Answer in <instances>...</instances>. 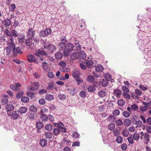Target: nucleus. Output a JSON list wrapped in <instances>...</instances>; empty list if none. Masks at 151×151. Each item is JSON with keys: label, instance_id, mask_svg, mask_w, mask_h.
<instances>
[{"label": "nucleus", "instance_id": "nucleus-1", "mask_svg": "<svg viewBox=\"0 0 151 151\" xmlns=\"http://www.w3.org/2000/svg\"><path fill=\"white\" fill-rule=\"evenodd\" d=\"M74 48V45L70 43H67L65 50L64 51V56H67L69 52L72 51Z\"/></svg>", "mask_w": 151, "mask_h": 151}, {"label": "nucleus", "instance_id": "nucleus-2", "mask_svg": "<svg viewBox=\"0 0 151 151\" xmlns=\"http://www.w3.org/2000/svg\"><path fill=\"white\" fill-rule=\"evenodd\" d=\"M52 32L50 28H49L44 30H41L39 33V36L41 37H44L47 35H50Z\"/></svg>", "mask_w": 151, "mask_h": 151}, {"label": "nucleus", "instance_id": "nucleus-3", "mask_svg": "<svg viewBox=\"0 0 151 151\" xmlns=\"http://www.w3.org/2000/svg\"><path fill=\"white\" fill-rule=\"evenodd\" d=\"M25 43L27 46H29L30 48H34L35 45V41L31 38H29L26 39L25 40Z\"/></svg>", "mask_w": 151, "mask_h": 151}, {"label": "nucleus", "instance_id": "nucleus-4", "mask_svg": "<svg viewBox=\"0 0 151 151\" xmlns=\"http://www.w3.org/2000/svg\"><path fill=\"white\" fill-rule=\"evenodd\" d=\"M27 58L28 61L29 63L33 62L35 64H39V62L38 60L33 55H28L27 56Z\"/></svg>", "mask_w": 151, "mask_h": 151}, {"label": "nucleus", "instance_id": "nucleus-5", "mask_svg": "<svg viewBox=\"0 0 151 151\" xmlns=\"http://www.w3.org/2000/svg\"><path fill=\"white\" fill-rule=\"evenodd\" d=\"M61 40V42L59 44V49L60 50H65L66 47L65 43H67L68 41L65 39H63Z\"/></svg>", "mask_w": 151, "mask_h": 151}, {"label": "nucleus", "instance_id": "nucleus-6", "mask_svg": "<svg viewBox=\"0 0 151 151\" xmlns=\"http://www.w3.org/2000/svg\"><path fill=\"white\" fill-rule=\"evenodd\" d=\"M8 115L11 116V118L13 119H17L19 118V115L18 112L16 111H13L12 112L8 113Z\"/></svg>", "mask_w": 151, "mask_h": 151}, {"label": "nucleus", "instance_id": "nucleus-7", "mask_svg": "<svg viewBox=\"0 0 151 151\" xmlns=\"http://www.w3.org/2000/svg\"><path fill=\"white\" fill-rule=\"evenodd\" d=\"M10 36V38L8 42L9 44L12 47H13V51L14 53V55H16V53H15V45L14 43V38L11 35Z\"/></svg>", "mask_w": 151, "mask_h": 151}, {"label": "nucleus", "instance_id": "nucleus-8", "mask_svg": "<svg viewBox=\"0 0 151 151\" xmlns=\"http://www.w3.org/2000/svg\"><path fill=\"white\" fill-rule=\"evenodd\" d=\"M15 86L14 85H12L10 86L11 89L15 91H18L20 90V88L19 87H20L21 86V84L18 83H15Z\"/></svg>", "mask_w": 151, "mask_h": 151}, {"label": "nucleus", "instance_id": "nucleus-9", "mask_svg": "<svg viewBox=\"0 0 151 151\" xmlns=\"http://www.w3.org/2000/svg\"><path fill=\"white\" fill-rule=\"evenodd\" d=\"M80 74V72L79 70L74 69L72 71V76L74 78H77L79 76Z\"/></svg>", "mask_w": 151, "mask_h": 151}, {"label": "nucleus", "instance_id": "nucleus-10", "mask_svg": "<svg viewBox=\"0 0 151 151\" xmlns=\"http://www.w3.org/2000/svg\"><path fill=\"white\" fill-rule=\"evenodd\" d=\"M44 135L45 136V138L50 140V139H52L54 137L53 134L50 132H46L44 134Z\"/></svg>", "mask_w": 151, "mask_h": 151}, {"label": "nucleus", "instance_id": "nucleus-11", "mask_svg": "<svg viewBox=\"0 0 151 151\" xmlns=\"http://www.w3.org/2000/svg\"><path fill=\"white\" fill-rule=\"evenodd\" d=\"M78 57L79 58L84 59L86 58V55L84 51H81L78 53Z\"/></svg>", "mask_w": 151, "mask_h": 151}, {"label": "nucleus", "instance_id": "nucleus-12", "mask_svg": "<svg viewBox=\"0 0 151 151\" xmlns=\"http://www.w3.org/2000/svg\"><path fill=\"white\" fill-rule=\"evenodd\" d=\"M35 31L33 28H31L28 30L27 35L29 37L32 38L35 35Z\"/></svg>", "mask_w": 151, "mask_h": 151}, {"label": "nucleus", "instance_id": "nucleus-13", "mask_svg": "<svg viewBox=\"0 0 151 151\" xmlns=\"http://www.w3.org/2000/svg\"><path fill=\"white\" fill-rule=\"evenodd\" d=\"M47 48L49 52L51 53L55 50L56 47L55 45L50 44L48 45Z\"/></svg>", "mask_w": 151, "mask_h": 151}, {"label": "nucleus", "instance_id": "nucleus-14", "mask_svg": "<svg viewBox=\"0 0 151 151\" xmlns=\"http://www.w3.org/2000/svg\"><path fill=\"white\" fill-rule=\"evenodd\" d=\"M35 53L38 56L43 55H47V53L45 51L39 49L36 50V52Z\"/></svg>", "mask_w": 151, "mask_h": 151}, {"label": "nucleus", "instance_id": "nucleus-15", "mask_svg": "<svg viewBox=\"0 0 151 151\" xmlns=\"http://www.w3.org/2000/svg\"><path fill=\"white\" fill-rule=\"evenodd\" d=\"M14 106L12 104H7L5 108L7 112V114L8 112H10V111L13 110L14 109Z\"/></svg>", "mask_w": 151, "mask_h": 151}, {"label": "nucleus", "instance_id": "nucleus-16", "mask_svg": "<svg viewBox=\"0 0 151 151\" xmlns=\"http://www.w3.org/2000/svg\"><path fill=\"white\" fill-rule=\"evenodd\" d=\"M55 83L53 82H50L48 84L47 87V90H53L54 89H56V88L54 86Z\"/></svg>", "mask_w": 151, "mask_h": 151}, {"label": "nucleus", "instance_id": "nucleus-17", "mask_svg": "<svg viewBox=\"0 0 151 151\" xmlns=\"http://www.w3.org/2000/svg\"><path fill=\"white\" fill-rule=\"evenodd\" d=\"M108 81L106 78L103 79L100 82V84L104 87H106L108 85Z\"/></svg>", "mask_w": 151, "mask_h": 151}, {"label": "nucleus", "instance_id": "nucleus-18", "mask_svg": "<svg viewBox=\"0 0 151 151\" xmlns=\"http://www.w3.org/2000/svg\"><path fill=\"white\" fill-rule=\"evenodd\" d=\"M3 97L1 99V103L3 104L7 103L8 101V96L7 95H4L2 96Z\"/></svg>", "mask_w": 151, "mask_h": 151}, {"label": "nucleus", "instance_id": "nucleus-19", "mask_svg": "<svg viewBox=\"0 0 151 151\" xmlns=\"http://www.w3.org/2000/svg\"><path fill=\"white\" fill-rule=\"evenodd\" d=\"M36 114L35 113H32V112H29L27 114V117L29 118L32 119H35L36 115Z\"/></svg>", "mask_w": 151, "mask_h": 151}, {"label": "nucleus", "instance_id": "nucleus-20", "mask_svg": "<svg viewBox=\"0 0 151 151\" xmlns=\"http://www.w3.org/2000/svg\"><path fill=\"white\" fill-rule=\"evenodd\" d=\"M114 93L116 97H119L120 95H122V92L120 89H117L114 91Z\"/></svg>", "mask_w": 151, "mask_h": 151}, {"label": "nucleus", "instance_id": "nucleus-21", "mask_svg": "<svg viewBox=\"0 0 151 151\" xmlns=\"http://www.w3.org/2000/svg\"><path fill=\"white\" fill-rule=\"evenodd\" d=\"M27 108L24 106H22L20 107L19 110V112L21 114H24L27 112Z\"/></svg>", "mask_w": 151, "mask_h": 151}, {"label": "nucleus", "instance_id": "nucleus-22", "mask_svg": "<svg viewBox=\"0 0 151 151\" xmlns=\"http://www.w3.org/2000/svg\"><path fill=\"white\" fill-rule=\"evenodd\" d=\"M42 68L44 70H49L48 65L47 63L43 62L42 64Z\"/></svg>", "mask_w": 151, "mask_h": 151}, {"label": "nucleus", "instance_id": "nucleus-23", "mask_svg": "<svg viewBox=\"0 0 151 151\" xmlns=\"http://www.w3.org/2000/svg\"><path fill=\"white\" fill-rule=\"evenodd\" d=\"M15 53H16V55H14V53L13 52V55L14 56H16L17 55V53L21 54L22 53V51L21 48L19 47H16V49H15Z\"/></svg>", "mask_w": 151, "mask_h": 151}, {"label": "nucleus", "instance_id": "nucleus-24", "mask_svg": "<svg viewBox=\"0 0 151 151\" xmlns=\"http://www.w3.org/2000/svg\"><path fill=\"white\" fill-rule=\"evenodd\" d=\"M86 66L88 68H91L93 65V61L90 60H86Z\"/></svg>", "mask_w": 151, "mask_h": 151}, {"label": "nucleus", "instance_id": "nucleus-25", "mask_svg": "<svg viewBox=\"0 0 151 151\" xmlns=\"http://www.w3.org/2000/svg\"><path fill=\"white\" fill-rule=\"evenodd\" d=\"M87 90L89 92H93L95 91L96 89L94 86H90L88 87Z\"/></svg>", "mask_w": 151, "mask_h": 151}, {"label": "nucleus", "instance_id": "nucleus-26", "mask_svg": "<svg viewBox=\"0 0 151 151\" xmlns=\"http://www.w3.org/2000/svg\"><path fill=\"white\" fill-rule=\"evenodd\" d=\"M71 58L73 60H76L78 58V54L76 52H73L71 56Z\"/></svg>", "mask_w": 151, "mask_h": 151}, {"label": "nucleus", "instance_id": "nucleus-27", "mask_svg": "<svg viewBox=\"0 0 151 151\" xmlns=\"http://www.w3.org/2000/svg\"><path fill=\"white\" fill-rule=\"evenodd\" d=\"M40 118L42 122H46L48 120V116H47L45 114H42L41 115Z\"/></svg>", "mask_w": 151, "mask_h": 151}, {"label": "nucleus", "instance_id": "nucleus-28", "mask_svg": "<svg viewBox=\"0 0 151 151\" xmlns=\"http://www.w3.org/2000/svg\"><path fill=\"white\" fill-rule=\"evenodd\" d=\"M47 144V141L45 139H42L40 140V144L42 147H45Z\"/></svg>", "mask_w": 151, "mask_h": 151}, {"label": "nucleus", "instance_id": "nucleus-29", "mask_svg": "<svg viewBox=\"0 0 151 151\" xmlns=\"http://www.w3.org/2000/svg\"><path fill=\"white\" fill-rule=\"evenodd\" d=\"M29 109L31 111L34 112L35 113L37 111V108L34 105L30 106Z\"/></svg>", "mask_w": 151, "mask_h": 151}, {"label": "nucleus", "instance_id": "nucleus-30", "mask_svg": "<svg viewBox=\"0 0 151 151\" xmlns=\"http://www.w3.org/2000/svg\"><path fill=\"white\" fill-rule=\"evenodd\" d=\"M63 55L60 52H58L55 54V56L56 58L58 59H60L63 57Z\"/></svg>", "mask_w": 151, "mask_h": 151}, {"label": "nucleus", "instance_id": "nucleus-31", "mask_svg": "<svg viewBox=\"0 0 151 151\" xmlns=\"http://www.w3.org/2000/svg\"><path fill=\"white\" fill-rule=\"evenodd\" d=\"M4 25L5 26L6 28L7 26H9L11 23V20L7 18L6 19L4 20Z\"/></svg>", "mask_w": 151, "mask_h": 151}, {"label": "nucleus", "instance_id": "nucleus-32", "mask_svg": "<svg viewBox=\"0 0 151 151\" xmlns=\"http://www.w3.org/2000/svg\"><path fill=\"white\" fill-rule=\"evenodd\" d=\"M95 69L97 71L101 72L103 71L104 68L102 65H99L96 67Z\"/></svg>", "mask_w": 151, "mask_h": 151}, {"label": "nucleus", "instance_id": "nucleus-33", "mask_svg": "<svg viewBox=\"0 0 151 151\" xmlns=\"http://www.w3.org/2000/svg\"><path fill=\"white\" fill-rule=\"evenodd\" d=\"M106 93L105 91H100L98 92V95L100 97L103 98L106 95Z\"/></svg>", "mask_w": 151, "mask_h": 151}, {"label": "nucleus", "instance_id": "nucleus-34", "mask_svg": "<svg viewBox=\"0 0 151 151\" xmlns=\"http://www.w3.org/2000/svg\"><path fill=\"white\" fill-rule=\"evenodd\" d=\"M54 97L53 96L50 94H47L45 97V99L49 101H51L53 99Z\"/></svg>", "mask_w": 151, "mask_h": 151}, {"label": "nucleus", "instance_id": "nucleus-35", "mask_svg": "<svg viewBox=\"0 0 151 151\" xmlns=\"http://www.w3.org/2000/svg\"><path fill=\"white\" fill-rule=\"evenodd\" d=\"M27 96L30 99L35 97V94L33 92L31 91H28L26 93Z\"/></svg>", "mask_w": 151, "mask_h": 151}, {"label": "nucleus", "instance_id": "nucleus-36", "mask_svg": "<svg viewBox=\"0 0 151 151\" xmlns=\"http://www.w3.org/2000/svg\"><path fill=\"white\" fill-rule=\"evenodd\" d=\"M21 101L23 102L27 103L29 101V98L26 96H24L21 98Z\"/></svg>", "mask_w": 151, "mask_h": 151}, {"label": "nucleus", "instance_id": "nucleus-37", "mask_svg": "<svg viewBox=\"0 0 151 151\" xmlns=\"http://www.w3.org/2000/svg\"><path fill=\"white\" fill-rule=\"evenodd\" d=\"M124 123L126 126H128L131 124V121L129 119H126L124 121Z\"/></svg>", "mask_w": 151, "mask_h": 151}, {"label": "nucleus", "instance_id": "nucleus-38", "mask_svg": "<svg viewBox=\"0 0 151 151\" xmlns=\"http://www.w3.org/2000/svg\"><path fill=\"white\" fill-rule=\"evenodd\" d=\"M53 128L51 124H47L45 126V129L47 131H50Z\"/></svg>", "mask_w": 151, "mask_h": 151}, {"label": "nucleus", "instance_id": "nucleus-39", "mask_svg": "<svg viewBox=\"0 0 151 151\" xmlns=\"http://www.w3.org/2000/svg\"><path fill=\"white\" fill-rule=\"evenodd\" d=\"M36 126L38 129H41L43 126V123L40 122H38L36 124Z\"/></svg>", "mask_w": 151, "mask_h": 151}, {"label": "nucleus", "instance_id": "nucleus-40", "mask_svg": "<svg viewBox=\"0 0 151 151\" xmlns=\"http://www.w3.org/2000/svg\"><path fill=\"white\" fill-rule=\"evenodd\" d=\"M150 135L147 132L145 133V136L144 137V139L147 142L150 140Z\"/></svg>", "mask_w": 151, "mask_h": 151}, {"label": "nucleus", "instance_id": "nucleus-41", "mask_svg": "<svg viewBox=\"0 0 151 151\" xmlns=\"http://www.w3.org/2000/svg\"><path fill=\"white\" fill-rule=\"evenodd\" d=\"M86 80L89 82H92L94 81V78L92 76H89L87 78Z\"/></svg>", "mask_w": 151, "mask_h": 151}, {"label": "nucleus", "instance_id": "nucleus-42", "mask_svg": "<svg viewBox=\"0 0 151 151\" xmlns=\"http://www.w3.org/2000/svg\"><path fill=\"white\" fill-rule=\"evenodd\" d=\"M125 103L124 101L122 99H119L117 101L118 104L120 106H123L125 104Z\"/></svg>", "mask_w": 151, "mask_h": 151}, {"label": "nucleus", "instance_id": "nucleus-43", "mask_svg": "<svg viewBox=\"0 0 151 151\" xmlns=\"http://www.w3.org/2000/svg\"><path fill=\"white\" fill-rule=\"evenodd\" d=\"M148 109V108L145 106H141L139 107L140 110L142 112L145 111Z\"/></svg>", "mask_w": 151, "mask_h": 151}, {"label": "nucleus", "instance_id": "nucleus-44", "mask_svg": "<svg viewBox=\"0 0 151 151\" xmlns=\"http://www.w3.org/2000/svg\"><path fill=\"white\" fill-rule=\"evenodd\" d=\"M25 39L24 36H22V37L21 38H19L18 40V42L19 44L21 45L24 42Z\"/></svg>", "mask_w": 151, "mask_h": 151}, {"label": "nucleus", "instance_id": "nucleus-45", "mask_svg": "<svg viewBox=\"0 0 151 151\" xmlns=\"http://www.w3.org/2000/svg\"><path fill=\"white\" fill-rule=\"evenodd\" d=\"M133 138L134 140H137L139 138V136L138 133H134L133 135Z\"/></svg>", "mask_w": 151, "mask_h": 151}, {"label": "nucleus", "instance_id": "nucleus-46", "mask_svg": "<svg viewBox=\"0 0 151 151\" xmlns=\"http://www.w3.org/2000/svg\"><path fill=\"white\" fill-rule=\"evenodd\" d=\"M12 34L13 36L15 37H17L19 36V34L14 29L12 30Z\"/></svg>", "mask_w": 151, "mask_h": 151}, {"label": "nucleus", "instance_id": "nucleus-47", "mask_svg": "<svg viewBox=\"0 0 151 151\" xmlns=\"http://www.w3.org/2000/svg\"><path fill=\"white\" fill-rule=\"evenodd\" d=\"M66 96L65 95L60 94L58 96V99L61 100H65L66 98Z\"/></svg>", "mask_w": 151, "mask_h": 151}, {"label": "nucleus", "instance_id": "nucleus-48", "mask_svg": "<svg viewBox=\"0 0 151 151\" xmlns=\"http://www.w3.org/2000/svg\"><path fill=\"white\" fill-rule=\"evenodd\" d=\"M75 80L77 81V84L79 85L80 84V83H83V81L79 76L77 78H75Z\"/></svg>", "mask_w": 151, "mask_h": 151}, {"label": "nucleus", "instance_id": "nucleus-49", "mask_svg": "<svg viewBox=\"0 0 151 151\" xmlns=\"http://www.w3.org/2000/svg\"><path fill=\"white\" fill-rule=\"evenodd\" d=\"M123 140L122 137L120 136L117 137L116 139V142L118 143H121L122 142Z\"/></svg>", "mask_w": 151, "mask_h": 151}, {"label": "nucleus", "instance_id": "nucleus-50", "mask_svg": "<svg viewBox=\"0 0 151 151\" xmlns=\"http://www.w3.org/2000/svg\"><path fill=\"white\" fill-rule=\"evenodd\" d=\"M116 124V125L118 126H121L123 125V122L120 119H119L117 120L115 122Z\"/></svg>", "mask_w": 151, "mask_h": 151}, {"label": "nucleus", "instance_id": "nucleus-51", "mask_svg": "<svg viewBox=\"0 0 151 151\" xmlns=\"http://www.w3.org/2000/svg\"><path fill=\"white\" fill-rule=\"evenodd\" d=\"M122 134L125 137H127L129 134V132L127 129L125 128L122 131Z\"/></svg>", "mask_w": 151, "mask_h": 151}, {"label": "nucleus", "instance_id": "nucleus-52", "mask_svg": "<svg viewBox=\"0 0 151 151\" xmlns=\"http://www.w3.org/2000/svg\"><path fill=\"white\" fill-rule=\"evenodd\" d=\"M55 126H56V125H57V127L59 129L62 128L64 127V125L61 122H59L58 123H55Z\"/></svg>", "mask_w": 151, "mask_h": 151}, {"label": "nucleus", "instance_id": "nucleus-53", "mask_svg": "<svg viewBox=\"0 0 151 151\" xmlns=\"http://www.w3.org/2000/svg\"><path fill=\"white\" fill-rule=\"evenodd\" d=\"M60 132V130L59 128H55L53 130V133L55 135H57Z\"/></svg>", "mask_w": 151, "mask_h": 151}, {"label": "nucleus", "instance_id": "nucleus-54", "mask_svg": "<svg viewBox=\"0 0 151 151\" xmlns=\"http://www.w3.org/2000/svg\"><path fill=\"white\" fill-rule=\"evenodd\" d=\"M128 92H124L123 93V96L125 98L127 99H130V95L128 93Z\"/></svg>", "mask_w": 151, "mask_h": 151}, {"label": "nucleus", "instance_id": "nucleus-55", "mask_svg": "<svg viewBox=\"0 0 151 151\" xmlns=\"http://www.w3.org/2000/svg\"><path fill=\"white\" fill-rule=\"evenodd\" d=\"M131 108L132 110L136 111L138 109V107L137 105L135 104H132L131 106Z\"/></svg>", "mask_w": 151, "mask_h": 151}, {"label": "nucleus", "instance_id": "nucleus-56", "mask_svg": "<svg viewBox=\"0 0 151 151\" xmlns=\"http://www.w3.org/2000/svg\"><path fill=\"white\" fill-rule=\"evenodd\" d=\"M7 53L6 55H9L11 52L12 49L11 46H7L6 49Z\"/></svg>", "mask_w": 151, "mask_h": 151}, {"label": "nucleus", "instance_id": "nucleus-57", "mask_svg": "<svg viewBox=\"0 0 151 151\" xmlns=\"http://www.w3.org/2000/svg\"><path fill=\"white\" fill-rule=\"evenodd\" d=\"M112 113L115 116H117L120 114L119 111L118 109H116L114 110Z\"/></svg>", "mask_w": 151, "mask_h": 151}, {"label": "nucleus", "instance_id": "nucleus-58", "mask_svg": "<svg viewBox=\"0 0 151 151\" xmlns=\"http://www.w3.org/2000/svg\"><path fill=\"white\" fill-rule=\"evenodd\" d=\"M108 128L109 130H112L114 129L115 128V125L114 124H111L109 125Z\"/></svg>", "mask_w": 151, "mask_h": 151}, {"label": "nucleus", "instance_id": "nucleus-59", "mask_svg": "<svg viewBox=\"0 0 151 151\" xmlns=\"http://www.w3.org/2000/svg\"><path fill=\"white\" fill-rule=\"evenodd\" d=\"M122 89L124 92H129L128 88L126 86H123L122 87Z\"/></svg>", "mask_w": 151, "mask_h": 151}, {"label": "nucleus", "instance_id": "nucleus-60", "mask_svg": "<svg viewBox=\"0 0 151 151\" xmlns=\"http://www.w3.org/2000/svg\"><path fill=\"white\" fill-rule=\"evenodd\" d=\"M123 115L125 117H128L130 116L129 113L126 111H124L123 113Z\"/></svg>", "mask_w": 151, "mask_h": 151}, {"label": "nucleus", "instance_id": "nucleus-61", "mask_svg": "<svg viewBox=\"0 0 151 151\" xmlns=\"http://www.w3.org/2000/svg\"><path fill=\"white\" fill-rule=\"evenodd\" d=\"M48 120H49L51 122H54L55 118L52 115H48Z\"/></svg>", "mask_w": 151, "mask_h": 151}, {"label": "nucleus", "instance_id": "nucleus-62", "mask_svg": "<svg viewBox=\"0 0 151 151\" xmlns=\"http://www.w3.org/2000/svg\"><path fill=\"white\" fill-rule=\"evenodd\" d=\"M24 94L23 91H21L18 93L16 95V97L17 98H20Z\"/></svg>", "mask_w": 151, "mask_h": 151}, {"label": "nucleus", "instance_id": "nucleus-63", "mask_svg": "<svg viewBox=\"0 0 151 151\" xmlns=\"http://www.w3.org/2000/svg\"><path fill=\"white\" fill-rule=\"evenodd\" d=\"M133 138L132 136L129 137L127 138V140L129 144H132L134 143Z\"/></svg>", "mask_w": 151, "mask_h": 151}, {"label": "nucleus", "instance_id": "nucleus-64", "mask_svg": "<svg viewBox=\"0 0 151 151\" xmlns=\"http://www.w3.org/2000/svg\"><path fill=\"white\" fill-rule=\"evenodd\" d=\"M79 96L82 98H84L86 96V94L84 91H82L79 93Z\"/></svg>", "mask_w": 151, "mask_h": 151}]
</instances>
